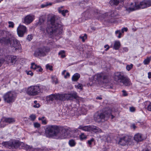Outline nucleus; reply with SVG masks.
<instances>
[{"label": "nucleus", "instance_id": "nucleus-1", "mask_svg": "<svg viewBox=\"0 0 151 151\" xmlns=\"http://www.w3.org/2000/svg\"><path fill=\"white\" fill-rule=\"evenodd\" d=\"M45 134L47 137H53L57 139H63L68 136V129L59 127L56 125H48L45 129Z\"/></svg>", "mask_w": 151, "mask_h": 151}, {"label": "nucleus", "instance_id": "nucleus-2", "mask_svg": "<svg viewBox=\"0 0 151 151\" xmlns=\"http://www.w3.org/2000/svg\"><path fill=\"white\" fill-rule=\"evenodd\" d=\"M60 18L56 15L51 16L48 21L47 32L50 35L56 36L61 34L63 31V26L59 23Z\"/></svg>", "mask_w": 151, "mask_h": 151}, {"label": "nucleus", "instance_id": "nucleus-3", "mask_svg": "<svg viewBox=\"0 0 151 151\" xmlns=\"http://www.w3.org/2000/svg\"><path fill=\"white\" fill-rule=\"evenodd\" d=\"M77 97V93L73 92L70 93L52 94L47 96L46 98L47 102L51 103L55 100L56 101H64L65 100H71Z\"/></svg>", "mask_w": 151, "mask_h": 151}, {"label": "nucleus", "instance_id": "nucleus-4", "mask_svg": "<svg viewBox=\"0 0 151 151\" xmlns=\"http://www.w3.org/2000/svg\"><path fill=\"white\" fill-rule=\"evenodd\" d=\"M0 43H5L12 47H14V51L21 50L22 49L21 45L19 41L13 37H11L7 39L5 38L0 39Z\"/></svg>", "mask_w": 151, "mask_h": 151}, {"label": "nucleus", "instance_id": "nucleus-5", "mask_svg": "<svg viewBox=\"0 0 151 151\" xmlns=\"http://www.w3.org/2000/svg\"><path fill=\"white\" fill-rule=\"evenodd\" d=\"M151 6V1L150 0H145L140 2L131 3L129 6L126 8V10L130 12L139 9H144Z\"/></svg>", "mask_w": 151, "mask_h": 151}, {"label": "nucleus", "instance_id": "nucleus-6", "mask_svg": "<svg viewBox=\"0 0 151 151\" xmlns=\"http://www.w3.org/2000/svg\"><path fill=\"white\" fill-rule=\"evenodd\" d=\"M115 81L120 84H122L125 86H129L131 85L130 79L127 76L121 72H116L114 74Z\"/></svg>", "mask_w": 151, "mask_h": 151}, {"label": "nucleus", "instance_id": "nucleus-7", "mask_svg": "<svg viewBox=\"0 0 151 151\" xmlns=\"http://www.w3.org/2000/svg\"><path fill=\"white\" fill-rule=\"evenodd\" d=\"M45 90L46 87L44 86H32L27 88L26 93L30 96H34L39 94Z\"/></svg>", "mask_w": 151, "mask_h": 151}, {"label": "nucleus", "instance_id": "nucleus-8", "mask_svg": "<svg viewBox=\"0 0 151 151\" xmlns=\"http://www.w3.org/2000/svg\"><path fill=\"white\" fill-rule=\"evenodd\" d=\"M3 145L9 149L20 148L25 146V144L23 142H20L17 140H13L8 142L2 143Z\"/></svg>", "mask_w": 151, "mask_h": 151}, {"label": "nucleus", "instance_id": "nucleus-9", "mask_svg": "<svg viewBox=\"0 0 151 151\" xmlns=\"http://www.w3.org/2000/svg\"><path fill=\"white\" fill-rule=\"evenodd\" d=\"M50 50V49L49 47L42 46L37 49L35 50L34 55L36 57L39 56H44L46 55Z\"/></svg>", "mask_w": 151, "mask_h": 151}, {"label": "nucleus", "instance_id": "nucleus-10", "mask_svg": "<svg viewBox=\"0 0 151 151\" xmlns=\"http://www.w3.org/2000/svg\"><path fill=\"white\" fill-rule=\"evenodd\" d=\"M16 98V95L11 91L8 92L4 94L3 98L4 101L8 103L14 102Z\"/></svg>", "mask_w": 151, "mask_h": 151}, {"label": "nucleus", "instance_id": "nucleus-11", "mask_svg": "<svg viewBox=\"0 0 151 151\" xmlns=\"http://www.w3.org/2000/svg\"><path fill=\"white\" fill-rule=\"evenodd\" d=\"M130 139L128 136H125L120 138L118 144L122 146H124L126 145H131L132 144L130 143Z\"/></svg>", "mask_w": 151, "mask_h": 151}, {"label": "nucleus", "instance_id": "nucleus-12", "mask_svg": "<svg viewBox=\"0 0 151 151\" xmlns=\"http://www.w3.org/2000/svg\"><path fill=\"white\" fill-rule=\"evenodd\" d=\"M14 122L15 120L13 118L3 117L0 122V126L1 127H4L6 125V123L10 124Z\"/></svg>", "mask_w": 151, "mask_h": 151}, {"label": "nucleus", "instance_id": "nucleus-13", "mask_svg": "<svg viewBox=\"0 0 151 151\" xmlns=\"http://www.w3.org/2000/svg\"><path fill=\"white\" fill-rule=\"evenodd\" d=\"M17 31L19 36L21 37H23L24 34L27 31L26 27L21 25L18 27Z\"/></svg>", "mask_w": 151, "mask_h": 151}, {"label": "nucleus", "instance_id": "nucleus-14", "mask_svg": "<svg viewBox=\"0 0 151 151\" xmlns=\"http://www.w3.org/2000/svg\"><path fill=\"white\" fill-rule=\"evenodd\" d=\"M16 57L15 56L8 55L5 57L4 61H6L8 64L12 65L16 61Z\"/></svg>", "mask_w": 151, "mask_h": 151}, {"label": "nucleus", "instance_id": "nucleus-15", "mask_svg": "<svg viewBox=\"0 0 151 151\" xmlns=\"http://www.w3.org/2000/svg\"><path fill=\"white\" fill-rule=\"evenodd\" d=\"M106 117V115L103 113H96L94 116V119L96 122H99L104 119Z\"/></svg>", "mask_w": 151, "mask_h": 151}, {"label": "nucleus", "instance_id": "nucleus-16", "mask_svg": "<svg viewBox=\"0 0 151 151\" xmlns=\"http://www.w3.org/2000/svg\"><path fill=\"white\" fill-rule=\"evenodd\" d=\"M34 19V16L27 15L24 17L23 22L26 24H28L32 22Z\"/></svg>", "mask_w": 151, "mask_h": 151}, {"label": "nucleus", "instance_id": "nucleus-17", "mask_svg": "<svg viewBox=\"0 0 151 151\" xmlns=\"http://www.w3.org/2000/svg\"><path fill=\"white\" fill-rule=\"evenodd\" d=\"M2 36V38L0 39H2L5 38L6 39L8 38L9 37H11V34L9 32L6 30H0V37Z\"/></svg>", "mask_w": 151, "mask_h": 151}, {"label": "nucleus", "instance_id": "nucleus-18", "mask_svg": "<svg viewBox=\"0 0 151 151\" xmlns=\"http://www.w3.org/2000/svg\"><path fill=\"white\" fill-rule=\"evenodd\" d=\"M45 19L42 16L40 17L39 22L37 23V25L38 26L41 25L40 27V30L42 31H44L45 30V28L44 27V25L43 24Z\"/></svg>", "mask_w": 151, "mask_h": 151}, {"label": "nucleus", "instance_id": "nucleus-19", "mask_svg": "<svg viewBox=\"0 0 151 151\" xmlns=\"http://www.w3.org/2000/svg\"><path fill=\"white\" fill-rule=\"evenodd\" d=\"M134 140L137 142L142 141L144 139L142 135L140 133L135 134L134 135Z\"/></svg>", "mask_w": 151, "mask_h": 151}, {"label": "nucleus", "instance_id": "nucleus-20", "mask_svg": "<svg viewBox=\"0 0 151 151\" xmlns=\"http://www.w3.org/2000/svg\"><path fill=\"white\" fill-rule=\"evenodd\" d=\"M124 0H110L109 1V4L112 6H116L119 3H121L123 2Z\"/></svg>", "mask_w": 151, "mask_h": 151}, {"label": "nucleus", "instance_id": "nucleus-21", "mask_svg": "<svg viewBox=\"0 0 151 151\" xmlns=\"http://www.w3.org/2000/svg\"><path fill=\"white\" fill-rule=\"evenodd\" d=\"M117 15V13L116 11H113L111 12L110 14V18L111 19L108 21V22L112 23L114 22V19L116 18Z\"/></svg>", "mask_w": 151, "mask_h": 151}, {"label": "nucleus", "instance_id": "nucleus-22", "mask_svg": "<svg viewBox=\"0 0 151 151\" xmlns=\"http://www.w3.org/2000/svg\"><path fill=\"white\" fill-rule=\"evenodd\" d=\"M96 133L101 132V129L97 127L94 126H91V131Z\"/></svg>", "mask_w": 151, "mask_h": 151}, {"label": "nucleus", "instance_id": "nucleus-23", "mask_svg": "<svg viewBox=\"0 0 151 151\" xmlns=\"http://www.w3.org/2000/svg\"><path fill=\"white\" fill-rule=\"evenodd\" d=\"M78 129L82 130L85 131L89 132L91 131V126L80 125L78 127Z\"/></svg>", "mask_w": 151, "mask_h": 151}, {"label": "nucleus", "instance_id": "nucleus-24", "mask_svg": "<svg viewBox=\"0 0 151 151\" xmlns=\"http://www.w3.org/2000/svg\"><path fill=\"white\" fill-rule=\"evenodd\" d=\"M31 68L34 70L37 69L39 68L38 71L39 72H42L43 70L42 69L40 65H37L35 64V63H32L31 64Z\"/></svg>", "mask_w": 151, "mask_h": 151}, {"label": "nucleus", "instance_id": "nucleus-25", "mask_svg": "<svg viewBox=\"0 0 151 151\" xmlns=\"http://www.w3.org/2000/svg\"><path fill=\"white\" fill-rule=\"evenodd\" d=\"M144 104L145 108L148 110L151 111V102L147 101L145 102Z\"/></svg>", "mask_w": 151, "mask_h": 151}, {"label": "nucleus", "instance_id": "nucleus-26", "mask_svg": "<svg viewBox=\"0 0 151 151\" xmlns=\"http://www.w3.org/2000/svg\"><path fill=\"white\" fill-rule=\"evenodd\" d=\"M80 77V74L78 73H76L73 76L72 79L73 81H76L78 80Z\"/></svg>", "mask_w": 151, "mask_h": 151}, {"label": "nucleus", "instance_id": "nucleus-27", "mask_svg": "<svg viewBox=\"0 0 151 151\" xmlns=\"http://www.w3.org/2000/svg\"><path fill=\"white\" fill-rule=\"evenodd\" d=\"M120 43L119 41H115L114 45V48L116 50H118L120 47Z\"/></svg>", "mask_w": 151, "mask_h": 151}, {"label": "nucleus", "instance_id": "nucleus-28", "mask_svg": "<svg viewBox=\"0 0 151 151\" xmlns=\"http://www.w3.org/2000/svg\"><path fill=\"white\" fill-rule=\"evenodd\" d=\"M52 4V3L51 2H47L44 4H41V7L42 8H45L49 6H51Z\"/></svg>", "mask_w": 151, "mask_h": 151}, {"label": "nucleus", "instance_id": "nucleus-29", "mask_svg": "<svg viewBox=\"0 0 151 151\" xmlns=\"http://www.w3.org/2000/svg\"><path fill=\"white\" fill-rule=\"evenodd\" d=\"M58 12L60 13L63 16H65L66 14L68 12V11L67 10H60V9H59Z\"/></svg>", "mask_w": 151, "mask_h": 151}, {"label": "nucleus", "instance_id": "nucleus-30", "mask_svg": "<svg viewBox=\"0 0 151 151\" xmlns=\"http://www.w3.org/2000/svg\"><path fill=\"white\" fill-rule=\"evenodd\" d=\"M151 59V57H147L143 61V63L145 65L148 64Z\"/></svg>", "mask_w": 151, "mask_h": 151}, {"label": "nucleus", "instance_id": "nucleus-31", "mask_svg": "<svg viewBox=\"0 0 151 151\" xmlns=\"http://www.w3.org/2000/svg\"><path fill=\"white\" fill-rule=\"evenodd\" d=\"M58 55H60L61 58H63L65 57V51L64 50H61L58 53Z\"/></svg>", "mask_w": 151, "mask_h": 151}, {"label": "nucleus", "instance_id": "nucleus-32", "mask_svg": "<svg viewBox=\"0 0 151 151\" xmlns=\"http://www.w3.org/2000/svg\"><path fill=\"white\" fill-rule=\"evenodd\" d=\"M69 144L70 147H73L76 145V142L74 140L72 139L69 141Z\"/></svg>", "mask_w": 151, "mask_h": 151}, {"label": "nucleus", "instance_id": "nucleus-33", "mask_svg": "<svg viewBox=\"0 0 151 151\" xmlns=\"http://www.w3.org/2000/svg\"><path fill=\"white\" fill-rule=\"evenodd\" d=\"M51 78L52 80V82L55 84L58 83V81L57 78L55 76H52Z\"/></svg>", "mask_w": 151, "mask_h": 151}, {"label": "nucleus", "instance_id": "nucleus-34", "mask_svg": "<svg viewBox=\"0 0 151 151\" xmlns=\"http://www.w3.org/2000/svg\"><path fill=\"white\" fill-rule=\"evenodd\" d=\"M103 76V73H100L97 74L96 76V77L97 79L100 80L102 78Z\"/></svg>", "mask_w": 151, "mask_h": 151}, {"label": "nucleus", "instance_id": "nucleus-35", "mask_svg": "<svg viewBox=\"0 0 151 151\" xmlns=\"http://www.w3.org/2000/svg\"><path fill=\"white\" fill-rule=\"evenodd\" d=\"M79 137L81 140L85 139H86V136L85 135L84 133H81Z\"/></svg>", "mask_w": 151, "mask_h": 151}, {"label": "nucleus", "instance_id": "nucleus-36", "mask_svg": "<svg viewBox=\"0 0 151 151\" xmlns=\"http://www.w3.org/2000/svg\"><path fill=\"white\" fill-rule=\"evenodd\" d=\"M115 34L116 35H117L118 34V36H117V37L118 38H119L121 37V35L122 34L121 32V31L120 30H116V32H115Z\"/></svg>", "mask_w": 151, "mask_h": 151}, {"label": "nucleus", "instance_id": "nucleus-37", "mask_svg": "<svg viewBox=\"0 0 151 151\" xmlns=\"http://www.w3.org/2000/svg\"><path fill=\"white\" fill-rule=\"evenodd\" d=\"M133 65L131 64L130 65H127L126 67V69L128 71L130 70L133 67Z\"/></svg>", "mask_w": 151, "mask_h": 151}, {"label": "nucleus", "instance_id": "nucleus-38", "mask_svg": "<svg viewBox=\"0 0 151 151\" xmlns=\"http://www.w3.org/2000/svg\"><path fill=\"white\" fill-rule=\"evenodd\" d=\"M94 139L93 138H92L89 140L87 142L89 144V146L90 147H91V145L92 143L94 141Z\"/></svg>", "mask_w": 151, "mask_h": 151}, {"label": "nucleus", "instance_id": "nucleus-39", "mask_svg": "<svg viewBox=\"0 0 151 151\" xmlns=\"http://www.w3.org/2000/svg\"><path fill=\"white\" fill-rule=\"evenodd\" d=\"M29 117L30 118V119L32 121H34L36 118V116L35 115L33 114H31Z\"/></svg>", "mask_w": 151, "mask_h": 151}, {"label": "nucleus", "instance_id": "nucleus-40", "mask_svg": "<svg viewBox=\"0 0 151 151\" xmlns=\"http://www.w3.org/2000/svg\"><path fill=\"white\" fill-rule=\"evenodd\" d=\"M34 126L35 127L38 128L40 127V124L38 122H35L34 123Z\"/></svg>", "mask_w": 151, "mask_h": 151}, {"label": "nucleus", "instance_id": "nucleus-41", "mask_svg": "<svg viewBox=\"0 0 151 151\" xmlns=\"http://www.w3.org/2000/svg\"><path fill=\"white\" fill-rule=\"evenodd\" d=\"M46 68L47 69H49L50 70H52V66L49 65V64H47L46 65Z\"/></svg>", "mask_w": 151, "mask_h": 151}, {"label": "nucleus", "instance_id": "nucleus-42", "mask_svg": "<svg viewBox=\"0 0 151 151\" xmlns=\"http://www.w3.org/2000/svg\"><path fill=\"white\" fill-rule=\"evenodd\" d=\"M9 27L13 28L14 27V23L12 22H8Z\"/></svg>", "mask_w": 151, "mask_h": 151}, {"label": "nucleus", "instance_id": "nucleus-43", "mask_svg": "<svg viewBox=\"0 0 151 151\" xmlns=\"http://www.w3.org/2000/svg\"><path fill=\"white\" fill-rule=\"evenodd\" d=\"M27 40L29 41H31L32 38V35H29L27 37Z\"/></svg>", "mask_w": 151, "mask_h": 151}, {"label": "nucleus", "instance_id": "nucleus-44", "mask_svg": "<svg viewBox=\"0 0 151 151\" xmlns=\"http://www.w3.org/2000/svg\"><path fill=\"white\" fill-rule=\"evenodd\" d=\"M26 72L27 75H29L31 76H32L33 74V73L31 71H26Z\"/></svg>", "mask_w": 151, "mask_h": 151}, {"label": "nucleus", "instance_id": "nucleus-45", "mask_svg": "<svg viewBox=\"0 0 151 151\" xmlns=\"http://www.w3.org/2000/svg\"><path fill=\"white\" fill-rule=\"evenodd\" d=\"M80 37L82 39V40L83 42H84L85 41V38H86V34H85L84 36H80Z\"/></svg>", "mask_w": 151, "mask_h": 151}, {"label": "nucleus", "instance_id": "nucleus-46", "mask_svg": "<svg viewBox=\"0 0 151 151\" xmlns=\"http://www.w3.org/2000/svg\"><path fill=\"white\" fill-rule=\"evenodd\" d=\"M77 88L80 89H82L83 88V85L82 84L79 83L77 85Z\"/></svg>", "mask_w": 151, "mask_h": 151}, {"label": "nucleus", "instance_id": "nucleus-47", "mask_svg": "<svg viewBox=\"0 0 151 151\" xmlns=\"http://www.w3.org/2000/svg\"><path fill=\"white\" fill-rule=\"evenodd\" d=\"M111 116V119H113L114 117V116L111 114V113H110L109 114H107L106 115V117H109V116Z\"/></svg>", "mask_w": 151, "mask_h": 151}, {"label": "nucleus", "instance_id": "nucleus-48", "mask_svg": "<svg viewBox=\"0 0 151 151\" xmlns=\"http://www.w3.org/2000/svg\"><path fill=\"white\" fill-rule=\"evenodd\" d=\"M42 124H47V122L46 119L45 118L44 120L42 121Z\"/></svg>", "mask_w": 151, "mask_h": 151}, {"label": "nucleus", "instance_id": "nucleus-49", "mask_svg": "<svg viewBox=\"0 0 151 151\" xmlns=\"http://www.w3.org/2000/svg\"><path fill=\"white\" fill-rule=\"evenodd\" d=\"M127 30V28L124 27L122 29V33L124 32V31L126 32Z\"/></svg>", "mask_w": 151, "mask_h": 151}, {"label": "nucleus", "instance_id": "nucleus-50", "mask_svg": "<svg viewBox=\"0 0 151 151\" xmlns=\"http://www.w3.org/2000/svg\"><path fill=\"white\" fill-rule=\"evenodd\" d=\"M40 105L39 104H37L33 105V107L34 108H38L40 107Z\"/></svg>", "mask_w": 151, "mask_h": 151}, {"label": "nucleus", "instance_id": "nucleus-51", "mask_svg": "<svg viewBox=\"0 0 151 151\" xmlns=\"http://www.w3.org/2000/svg\"><path fill=\"white\" fill-rule=\"evenodd\" d=\"M123 52H127L128 50V49L127 47H124L123 48Z\"/></svg>", "mask_w": 151, "mask_h": 151}, {"label": "nucleus", "instance_id": "nucleus-52", "mask_svg": "<svg viewBox=\"0 0 151 151\" xmlns=\"http://www.w3.org/2000/svg\"><path fill=\"white\" fill-rule=\"evenodd\" d=\"M104 47L105 48H106L105 50L106 51H107L109 48V46L107 45H105Z\"/></svg>", "mask_w": 151, "mask_h": 151}, {"label": "nucleus", "instance_id": "nucleus-53", "mask_svg": "<svg viewBox=\"0 0 151 151\" xmlns=\"http://www.w3.org/2000/svg\"><path fill=\"white\" fill-rule=\"evenodd\" d=\"M129 110L130 111L133 112L135 111V108L133 107H130Z\"/></svg>", "mask_w": 151, "mask_h": 151}, {"label": "nucleus", "instance_id": "nucleus-54", "mask_svg": "<svg viewBox=\"0 0 151 151\" xmlns=\"http://www.w3.org/2000/svg\"><path fill=\"white\" fill-rule=\"evenodd\" d=\"M69 76H70V74L69 73L67 72V73H66V75L64 77H65V78H66L68 77Z\"/></svg>", "mask_w": 151, "mask_h": 151}, {"label": "nucleus", "instance_id": "nucleus-55", "mask_svg": "<svg viewBox=\"0 0 151 151\" xmlns=\"http://www.w3.org/2000/svg\"><path fill=\"white\" fill-rule=\"evenodd\" d=\"M122 92H123V95L124 96H126L127 95V94L126 93V92L125 91H124V90L122 91Z\"/></svg>", "mask_w": 151, "mask_h": 151}, {"label": "nucleus", "instance_id": "nucleus-56", "mask_svg": "<svg viewBox=\"0 0 151 151\" xmlns=\"http://www.w3.org/2000/svg\"><path fill=\"white\" fill-rule=\"evenodd\" d=\"M45 119V118L44 116H42L41 118L39 117L38 118V119L39 120H41L42 121V120H44Z\"/></svg>", "mask_w": 151, "mask_h": 151}, {"label": "nucleus", "instance_id": "nucleus-57", "mask_svg": "<svg viewBox=\"0 0 151 151\" xmlns=\"http://www.w3.org/2000/svg\"><path fill=\"white\" fill-rule=\"evenodd\" d=\"M107 15V13H105L104 14H102L101 15L102 17H103V18H105L106 16Z\"/></svg>", "mask_w": 151, "mask_h": 151}, {"label": "nucleus", "instance_id": "nucleus-58", "mask_svg": "<svg viewBox=\"0 0 151 151\" xmlns=\"http://www.w3.org/2000/svg\"><path fill=\"white\" fill-rule=\"evenodd\" d=\"M107 78V76H106L104 75V74H103V76L102 77V78L103 79V80H105V79H106Z\"/></svg>", "mask_w": 151, "mask_h": 151}, {"label": "nucleus", "instance_id": "nucleus-59", "mask_svg": "<svg viewBox=\"0 0 151 151\" xmlns=\"http://www.w3.org/2000/svg\"><path fill=\"white\" fill-rule=\"evenodd\" d=\"M132 128H133L134 129L136 128V126H135V125L134 124H133L132 125Z\"/></svg>", "mask_w": 151, "mask_h": 151}, {"label": "nucleus", "instance_id": "nucleus-60", "mask_svg": "<svg viewBox=\"0 0 151 151\" xmlns=\"http://www.w3.org/2000/svg\"><path fill=\"white\" fill-rule=\"evenodd\" d=\"M26 147L27 149V148L28 149H30L31 148V147L28 145H26Z\"/></svg>", "mask_w": 151, "mask_h": 151}, {"label": "nucleus", "instance_id": "nucleus-61", "mask_svg": "<svg viewBox=\"0 0 151 151\" xmlns=\"http://www.w3.org/2000/svg\"><path fill=\"white\" fill-rule=\"evenodd\" d=\"M96 99L101 100L102 99V98L101 97L98 96L96 97Z\"/></svg>", "mask_w": 151, "mask_h": 151}, {"label": "nucleus", "instance_id": "nucleus-62", "mask_svg": "<svg viewBox=\"0 0 151 151\" xmlns=\"http://www.w3.org/2000/svg\"><path fill=\"white\" fill-rule=\"evenodd\" d=\"M3 62V61L1 60H0V66H1L2 64V63Z\"/></svg>", "mask_w": 151, "mask_h": 151}, {"label": "nucleus", "instance_id": "nucleus-63", "mask_svg": "<svg viewBox=\"0 0 151 151\" xmlns=\"http://www.w3.org/2000/svg\"><path fill=\"white\" fill-rule=\"evenodd\" d=\"M63 8V6H61L58 8V10L59 12V9H60V10H62V9Z\"/></svg>", "mask_w": 151, "mask_h": 151}, {"label": "nucleus", "instance_id": "nucleus-64", "mask_svg": "<svg viewBox=\"0 0 151 151\" xmlns=\"http://www.w3.org/2000/svg\"><path fill=\"white\" fill-rule=\"evenodd\" d=\"M66 70H64L62 72V74L63 75H64L65 74V72H66Z\"/></svg>", "mask_w": 151, "mask_h": 151}]
</instances>
